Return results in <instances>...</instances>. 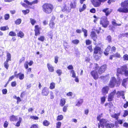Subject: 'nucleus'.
<instances>
[{
  "label": "nucleus",
  "mask_w": 128,
  "mask_h": 128,
  "mask_svg": "<svg viewBox=\"0 0 128 128\" xmlns=\"http://www.w3.org/2000/svg\"><path fill=\"white\" fill-rule=\"evenodd\" d=\"M121 7H120L117 11L120 13L128 12V0H124L122 1L120 4Z\"/></svg>",
  "instance_id": "nucleus-1"
},
{
  "label": "nucleus",
  "mask_w": 128,
  "mask_h": 128,
  "mask_svg": "<svg viewBox=\"0 0 128 128\" xmlns=\"http://www.w3.org/2000/svg\"><path fill=\"white\" fill-rule=\"evenodd\" d=\"M127 66L126 65H124L121 66L120 68H118L116 70V75L118 77L120 74H123L124 72V75L126 77L128 76V70Z\"/></svg>",
  "instance_id": "nucleus-2"
},
{
  "label": "nucleus",
  "mask_w": 128,
  "mask_h": 128,
  "mask_svg": "<svg viewBox=\"0 0 128 128\" xmlns=\"http://www.w3.org/2000/svg\"><path fill=\"white\" fill-rule=\"evenodd\" d=\"M120 80H118L114 76L112 77L108 84V86L111 88H114L115 86L119 87L120 84Z\"/></svg>",
  "instance_id": "nucleus-3"
},
{
  "label": "nucleus",
  "mask_w": 128,
  "mask_h": 128,
  "mask_svg": "<svg viewBox=\"0 0 128 128\" xmlns=\"http://www.w3.org/2000/svg\"><path fill=\"white\" fill-rule=\"evenodd\" d=\"M43 11L46 14L50 13L53 9V6L50 4H45L42 6Z\"/></svg>",
  "instance_id": "nucleus-4"
},
{
  "label": "nucleus",
  "mask_w": 128,
  "mask_h": 128,
  "mask_svg": "<svg viewBox=\"0 0 128 128\" xmlns=\"http://www.w3.org/2000/svg\"><path fill=\"white\" fill-rule=\"evenodd\" d=\"M109 22L108 20V19L106 17L103 16L100 19V24L102 25L104 28H106L109 24Z\"/></svg>",
  "instance_id": "nucleus-5"
},
{
  "label": "nucleus",
  "mask_w": 128,
  "mask_h": 128,
  "mask_svg": "<svg viewBox=\"0 0 128 128\" xmlns=\"http://www.w3.org/2000/svg\"><path fill=\"white\" fill-rule=\"evenodd\" d=\"M107 68V65L106 64H104L100 66L98 70V72L99 74H100L104 72Z\"/></svg>",
  "instance_id": "nucleus-6"
},
{
  "label": "nucleus",
  "mask_w": 128,
  "mask_h": 128,
  "mask_svg": "<svg viewBox=\"0 0 128 128\" xmlns=\"http://www.w3.org/2000/svg\"><path fill=\"white\" fill-rule=\"evenodd\" d=\"M116 93V90H114L109 94L108 96V101H111L113 100L114 95Z\"/></svg>",
  "instance_id": "nucleus-7"
},
{
  "label": "nucleus",
  "mask_w": 128,
  "mask_h": 128,
  "mask_svg": "<svg viewBox=\"0 0 128 128\" xmlns=\"http://www.w3.org/2000/svg\"><path fill=\"white\" fill-rule=\"evenodd\" d=\"M96 28L95 27H94L92 30V31L91 32L90 36L92 37V38L93 40L95 41L96 40Z\"/></svg>",
  "instance_id": "nucleus-8"
},
{
  "label": "nucleus",
  "mask_w": 128,
  "mask_h": 128,
  "mask_svg": "<svg viewBox=\"0 0 128 128\" xmlns=\"http://www.w3.org/2000/svg\"><path fill=\"white\" fill-rule=\"evenodd\" d=\"M48 89L46 87H44L42 90V96H47L49 93Z\"/></svg>",
  "instance_id": "nucleus-9"
},
{
  "label": "nucleus",
  "mask_w": 128,
  "mask_h": 128,
  "mask_svg": "<svg viewBox=\"0 0 128 128\" xmlns=\"http://www.w3.org/2000/svg\"><path fill=\"white\" fill-rule=\"evenodd\" d=\"M116 94L117 98H119L120 96H122V98L123 99H125L124 94V91H118L116 93Z\"/></svg>",
  "instance_id": "nucleus-10"
},
{
  "label": "nucleus",
  "mask_w": 128,
  "mask_h": 128,
  "mask_svg": "<svg viewBox=\"0 0 128 128\" xmlns=\"http://www.w3.org/2000/svg\"><path fill=\"white\" fill-rule=\"evenodd\" d=\"M102 11L105 13L106 16H107L110 14L112 12V10L109 9L108 8H106L103 9Z\"/></svg>",
  "instance_id": "nucleus-11"
},
{
  "label": "nucleus",
  "mask_w": 128,
  "mask_h": 128,
  "mask_svg": "<svg viewBox=\"0 0 128 128\" xmlns=\"http://www.w3.org/2000/svg\"><path fill=\"white\" fill-rule=\"evenodd\" d=\"M71 8L70 6V5L69 4L66 5L62 9V11H66L69 12L70 11Z\"/></svg>",
  "instance_id": "nucleus-12"
},
{
  "label": "nucleus",
  "mask_w": 128,
  "mask_h": 128,
  "mask_svg": "<svg viewBox=\"0 0 128 128\" xmlns=\"http://www.w3.org/2000/svg\"><path fill=\"white\" fill-rule=\"evenodd\" d=\"M108 86H106L103 88L102 90V93L106 94L108 93L109 89Z\"/></svg>",
  "instance_id": "nucleus-13"
},
{
  "label": "nucleus",
  "mask_w": 128,
  "mask_h": 128,
  "mask_svg": "<svg viewBox=\"0 0 128 128\" xmlns=\"http://www.w3.org/2000/svg\"><path fill=\"white\" fill-rule=\"evenodd\" d=\"M107 121L105 119H102L100 120V124L101 126L104 127L106 124Z\"/></svg>",
  "instance_id": "nucleus-14"
},
{
  "label": "nucleus",
  "mask_w": 128,
  "mask_h": 128,
  "mask_svg": "<svg viewBox=\"0 0 128 128\" xmlns=\"http://www.w3.org/2000/svg\"><path fill=\"white\" fill-rule=\"evenodd\" d=\"M120 115V112H119L117 114L115 113L114 114L111 115V117L114 118H115L116 120H118V116Z\"/></svg>",
  "instance_id": "nucleus-15"
},
{
  "label": "nucleus",
  "mask_w": 128,
  "mask_h": 128,
  "mask_svg": "<svg viewBox=\"0 0 128 128\" xmlns=\"http://www.w3.org/2000/svg\"><path fill=\"white\" fill-rule=\"evenodd\" d=\"M111 48V46H110L109 45L108 46L107 48L106 49L105 51L104 52V54L106 56H107L108 54V52L110 50Z\"/></svg>",
  "instance_id": "nucleus-16"
},
{
  "label": "nucleus",
  "mask_w": 128,
  "mask_h": 128,
  "mask_svg": "<svg viewBox=\"0 0 128 128\" xmlns=\"http://www.w3.org/2000/svg\"><path fill=\"white\" fill-rule=\"evenodd\" d=\"M34 31L35 32V35L37 36L40 34V31L39 30V28L38 25H36L35 26Z\"/></svg>",
  "instance_id": "nucleus-17"
},
{
  "label": "nucleus",
  "mask_w": 128,
  "mask_h": 128,
  "mask_svg": "<svg viewBox=\"0 0 128 128\" xmlns=\"http://www.w3.org/2000/svg\"><path fill=\"white\" fill-rule=\"evenodd\" d=\"M38 0H34L33 2H30L27 0H24V2L26 3L28 5H32L33 4H37L38 2Z\"/></svg>",
  "instance_id": "nucleus-18"
},
{
  "label": "nucleus",
  "mask_w": 128,
  "mask_h": 128,
  "mask_svg": "<svg viewBox=\"0 0 128 128\" xmlns=\"http://www.w3.org/2000/svg\"><path fill=\"white\" fill-rule=\"evenodd\" d=\"M102 53V51L100 47L98 46H96V54H98L100 56Z\"/></svg>",
  "instance_id": "nucleus-19"
},
{
  "label": "nucleus",
  "mask_w": 128,
  "mask_h": 128,
  "mask_svg": "<svg viewBox=\"0 0 128 128\" xmlns=\"http://www.w3.org/2000/svg\"><path fill=\"white\" fill-rule=\"evenodd\" d=\"M114 126V124L113 123H106L105 125V127L106 128H113Z\"/></svg>",
  "instance_id": "nucleus-20"
},
{
  "label": "nucleus",
  "mask_w": 128,
  "mask_h": 128,
  "mask_svg": "<svg viewBox=\"0 0 128 128\" xmlns=\"http://www.w3.org/2000/svg\"><path fill=\"white\" fill-rule=\"evenodd\" d=\"M76 0L73 1L72 2L70 5V7L71 8H74L76 7Z\"/></svg>",
  "instance_id": "nucleus-21"
},
{
  "label": "nucleus",
  "mask_w": 128,
  "mask_h": 128,
  "mask_svg": "<svg viewBox=\"0 0 128 128\" xmlns=\"http://www.w3.org/2000/svg\"><path fill=\"white\" fill-rule=\"evenodd\" d=\"M128 79V77L126 78L123 79L122 82V85L123 86L126 87V83L127 82V79Z\"/></svg>",
  "instance_id": "nucleus-22"
},
{
  "label": "nucleus",
  "mask_w": 128,
  "mask_h": 128,
  "mask_svg": "<svg viewBox=\"0 0 128 128\" xmlns=\"http://www.w3.org/2000/svg\"><path fill=\"white\" fill-rule=\"evenodd\" d=\"M47 66L49 71L51 72H53L54 71L53 67L50 64H47Z\"/></svg>",
  "instance_id": "nucleus-23"
},
{
  "label": "nucleus",
  "mask_w": 128,
  "mask_h": 128,
  "mask_svg": "<svg viewBox=\"0 0 128 128\" xmlns=\"http://www.w3.org/2000/svg\"><path fill=\"white\" fill-rule=\"evenodd\" d=\"M107 0H98L96 1V7L99 6L101 4V3L104 2Z\"/></svg>",
  "instance_id": "nucleus-24"
},
{
  "label": "nucleus",
  "mask_w": 128,
  "mask_h": 128,
  "mask_svg": "<svg viewBox=\"0 0 128 128\" xmlns=\"http://www.w3.org/2000/svg\"><path fill=\"white\" fill-rule=\"evenodd\" d=\"M17 35L18 37H20L21 38H22L24 36V34L22 32L20 31L17 33Z\"/></svg>",
  "instance_id": "nucleus-25"
},
{
  "label": "nucleus",
  "mask_w": 128,
  "mask_h": 128,
  "mask_svg": "<svg viewBox=\"0 0 128 128\" xmlns=\"http://www.w3.org/2000/svg\"><path fill=\"white\" fill-rule=\"evenodd\" d=\"M105 106L108 108H110L113 106V104L112 102H110L109 103H106L104 104Z\"/></svg>",
  "instance_id": "nucleus-26"
},
{
  "label": "nucleus",
  "mask_w": 128,
  "mask_h": 128,
  "mask_svg": "<svg viewBox=\"0 0 128 128\" xmlns=\"http://www.w3.org/2000/svg\"><path fill=\"white\" fill-rule=\"evenodd\" d=\"M112 24L114 26H120L121 25V24H117L116 22V20H114L112 22Z\"/></svg>",
  "instance_id": "nucleus-27"
},
{
  "label": "nucleus",
  "mask_w": 128,
  "mask_h": 128,
  "mask_svg": "<svg viewBox=\"0 0 128 128\" xmlns=\"http://www.w3.org/2000/svg\"><path fill=\"white\" fill-rule=\"evenodd\" d=\"M18 78H19L20 79L22 80L24 78V76L23 74H22L21 73H20L18 74Z\"/></svg>",
  "instance_id": "nucleus-28"
},
{
  "label": "nucleus",
  "mask_w": 128,
  "mask_h": 128,
  "mask_svg": "<svg viewBox=\"0 0 128 128\" xmlns=\"http://www.w3.org/2000/svg\"><path fill=\"white\" fill-rule=\"evenodd\" d=\"M6 56V61L9 62V61L11 60V55L10 53L8 52L7 53Z\"/></svg>",
  "instance_id": "nucleus-29"
},
{
  "label": "nucleus",
  "mask_w": 128,
  "mask_h": 128,
  "mask_svg": "<svg viewBox=\"0 0 128 128\" xmlns=\"http://www.w3.org/2000/svg\"><path fill=\"white\" fill-rule=\"evenodd\" d=\"M106 40H107L108 42L110 43L112 42V38L110 35L107 36L106 39Z\"/></svg>",
  "instance_id": "nucleus-30"
},
{
  "label": "nucleus",
  "mask_w": 128,
  "mask_h": 128,
  "mask_svg": "<svg viewBox=\"0 0 128 128\" xmlns=\"http://www.w3.org/2000/svg\"><path fill=\"white\" fill-rule=\"evenodd\" d=\"M66 101L64 98L62 99L60 102V105L61 106H62L65 104Z\"/></svg>",
  "instance_id": "nucleus-31"
},
{
  "label": "nucleus",
  "mask_w": 128,
  "mask_h": 128,
  "mask_svg": "<svg viewBox=\"0 0 128 128\" xmlns=\"http://www.w3.org/2000/svg\"><path fill=\"white\" fill-rule=\"evenodd\" d=\"M83 102V100L82 99H80L78 100L77 103L76 104V105L77 106H79L82 104Z\"/></svg>",
  "instance_id": "nucleus-32"
},
{
  "label": "nucleus",
  "mask_w": 128,
  "mask_h": 128,
  "mask_svg": "<svg viewBox=\"0 0 128 128\" xmlns=\"http://www.w3.org/2000/svg\"><path fill=\"white\" fill-rule=\"evenodd\" d=\"M17 119V117L12 115L10 117V120L11 121H16Z\"/></svg>",
  "instance_id": "nucleus-33"
},
{
  "label": "nucleus",
  "mask_w": 128,
  "mask_h": 128,
  "mask_svg": "<svg viewBox=\"0 0 128 128\" xmlns=\"http://www.w3.org/2000/svg\"><path fill=\"white\" fill-rule=\"evenodd\" d=\"M91 74L92 75L93 77L94 78L95 80L96 79V71L94 70L92 72H91Z\"/></svg>",
  "instance_id": "nucleus-34"
},
{
  "label": "nucleus",
  "mask_w": 128,
  "mask_h": 128,
  "mask_svg": "<svg viewBox=\"0 0 128 128\" xmlns=\"http://www.w3.org/2000/svg\"><path fill=\"white\" fill-rule=\"evenodd\" d=\"M122 120H120L115 121V124L116 125H117L118 124H122Z\"/></svg>",
  "instance_id": "nucleus-35"
},
{
  "label": "nucleus",
  "mask_w": 128,
  "mask_h": 128,
  "mask_svg": "<svg viewBox=\"0 0 128 128\" xmlns=\"http://www.w3.org/2000/svg\"><path fill=\"white\" fill-rule=\"evenodd\" d=\"M54 23L53 20H51L50 23V28H53L54 27Z\"/></svg>",
  "instance_id": "nucleus-36"
},
{
  "label": "nucleus",
  "mask_w": 128,
  "mask_h": 128,
  "mask_svg": "<svg viewBox=\"0 0 128 128\" xmlns=\"http://www.w3.org/2000/svg\"><path fill=\"white\" fill-rule=\"evenodd\" d=\"M82 31L84 32V36L86 37L87 36V30L83 28H82Z\"/></svg>",
  "instance_id": "nucleus-37"
},
{
  "label": "nucleus",
  "mask_w": 128,
  "mask_h": 128,
  "mask_svg": "<svg viewBox=\"0 0 128 128\" xmlns=\"http://www.w3.org/2000/svg\"><path fill=\"white\" fill-rule=\"evenodd\" d=\"M120 36L122 37L128 38V32L125 33H122L120 34Z\"/></svg>",
  "instance_id": "nucleus-38"
},
{
  "label": "nucleus",
  "mask_w": 128,
  "mask_h": 128,
  "mask_svg": "<svg viewBox=\"0 0 128 128\" xmlns=\"http://www.w3.org/2000/svg\"><path fill=\"white\" fill-rule=\"evenodd\" d=\"M106 98L104 96H103L101 98V103L102 104H104L106 101Z\"/></svg>",
  "instance_id": "nucleus-39"
},
{
  "label": "nucleus",
  "mask_w": 128,
  "mask_h": 128,
  "mask_svg": "<svg viewBox=\"0 0 128 128\" xmlns=\"http://www.w3.org/2000/svg\"><path fill=\"white\" fill-rule=\"evenodd\" d=\"M8 62H7L6 61L5 62L4 64V67L6 68L7 70L8 69V68L9 66V65L8 64Z\"/></svg>",
  "instance_id": "nucleus-40"
},
{
  "label": "nucleus",
  "mask_w": 128,
  "mask_h": 128,
  "mask_svg": "<svg viewBox=\"0 0 128 128\" xmlns=\"http://www.w3.org/2000/svg\"><path fill=\"white\" fill-rule=\"evenodd\" d=\"M86 6L85 4H84L83 5L82 7V8H80L79 9V10L80 12H81L83 11L86 8Z\"/></svg>",
  "instance_id": "nucleus-41"
},
{
  "label": "nucleus",
  "mask_w": 128,
  "mask_h": 128,
  "mask_svg": "<svg viewBox=\"0 0 128 128\" xmlns=\"http://www.w3.org/2000/svg\"><path fill=\"white\" fill-rule=\"evenodd\" d=\"M22 118H19V120L16 123V126L18 127L20 126V123L22 121Z\"/></svg>",
  "instance_id": "nucleus-42"
},
{
  "label": "nucleus",
  "mask_w": 128,
  "mask_h": 128,
  "mask_svg": "<svg viewBox=\"0 0 128 128\" xmlns=\"http://www.w3.org/2000/svg\"><path fill=\"white\" fill-rule=\"evenodd\" d=\"M124 61L128 60V55L127 54L124 55L123 57Z\"/></svg>",
  "instance_id": "nucleus-43"
},
{
  "label": "nucleus",
  "mask_w": 128,
  "mask_h": 128,
  "mask_svg": "<svg viewBox=\"0 0 128 128\" xmlns=\"http://www.w3.org/2000/svg\"><path fill=\"white\" fill-rule=\"evenodd\" d=\"M114 57H116V58H119L121 57V56L120 54L118 52H116L114 54Z\"/></svg>",
  "instance_id": "nucleus-44"
},
{
  "label": "nucleus",
  "mask_w": 128,
  "mask_h": 128,
  "mask_svg": "<svg viewBox=\"0 0 128 128\" xmlns=\"http://www.w3.org/2000/svg\"><path fill=\"white\" fill-rule=\"evenodd\" d=\"M55 87V84L54 82L50 84V88L51 89H52L54 88Z\"/></svg>",
  "instance_id": "nucleus-45"
},
{
  "label": "nucleus",
  "mask_w": 128,
  "mask_h": 128,
  "mask_svg": "<svg viewBox=\"0 0 128 128\" xmlns=\"http://www.w3.org/2000/svg\"><path fill=\"white\" fill-rule=\"evenodd\" d=\"M102 30V29L100 27H99L98 28V29L97 30H96V32L98 34H99L100 33H102L103 32L104 30H102V31H101Z\"/></svg>",
  "instance_id": "nucleus-46"
},
{
  "label": "nucleus",
  "mask_w": 128,
  "mask_h": 128,
  "mask_svg": "<svg viewBox=\"0 0 128 128\" xmlns=\"http://www.w3.org/2000/svg\"><path fill=\"white\" fill-rule=\"evenodd\" d=\"M9 35L11 36H14L16 35V34L14 32L12 31L10 32L9 33Z\"/></svg>",
  "instance_id": "nucleus-47"
},
{
  "label": "nucleus",
  "mask_w": 128,
  "mask_h": 128,
  "mask_svg": "<svg viewBox=\"0 0 128 128\" xmlns=\"http://www.w3.org/2000/svg\"><path fill=\"white\" fill-rule=\"evenodd\" d=\"M8 26H2L0 27V29L2 30H8Z\"/></svg>",
  "instance_id": "nucleus-48"
},
{
  "label": "nucleus",
  "mask_w": 128,
  "mask_h": 128,
  "mask_svg": "<svg viewBox=\"0 0 128 128\" xmlns=\"http://www.w3.org/2000/svg\"><path fill=\"white\" fill-rule=\"evenodd\" d=\"M22 20L20 19H18L15 21V23L17 24H19L21 23Z\"/></svg>",
  "instance_id": "nucleus-49"
},
{
  "label": "nucleus",
  "mask_w": 128,
  "mask_h": 128,
  "mask_svg": "<svg viewBox=\"0 0 128 128\" xmlns=\"http://www.w3.org/2000/svg\"><path fill=\"white\" fill-rule=\"evenodd\" d=\"M49 122L47 120H44L43 122V125L46 126H48L49 124Z\"/></svg>",
  "instance_id": "nucleus-50"
},
{
  "label": "nucleus",
  "mask_w": 128,
  "mask_h": 128,
  "mask_svg": "<svg viewBox=\"0 0 128 128\" xmlns=\"http://www.w3.org/2000/svg\"><path fill=\"white\" fill-rule=\"evenodd\" d=\"M62 115H60L58 116L56 120L57 121H59L62 120Z\"/></svg>",
  "instance_id": "nucleus-51"
},
{
  "label": "nucleus",
  "mask_w": 128,
  "mask_h": 128,
  "mask_svg": "<svg viewBox=\"0 0 128 128\" xmlns=\"http://www.w3.org/2000/svg\"><path fill=\"white\" fill-rule=\"evenodd\" d=\"M80 41L79 40H73L72 42L73 43L77 44Z\"/></svg>",
  "instance_id": "nucleus-52"
},
{
  "label": "nucleus",
  "mask_w": 128,
  "mask_h": 128,
  "mask_svg": "<svg viewBox=\"0 0 128 128\" xmlns=\"http://www.w3.org/2000/svg\"><path fill=\"white\" fill-rule=\"evenodd\" d=\"M71 73L72 74V77L74 78H76V74L75 73V72L74 70H72L71 71Z\"/></svg>",
  "instance_id": "nucleus-53"
},
{
  "label": "nucleus",
  "mask_w": 128,
  "mask_h": 128,
  "mask_svg": "<svg viewBox=\"0 0 128 128\" xmlns=\"http://www.w3.org/2000/svg\"><path fill=\"white\" fill-rule=\"evenodd\" d=\"M30 22L31 24L33 25H34L36 22V21L35 20L32 18L30 19Z\"/></svg>",
  "instance_id": "nucleus-54"
},
{
  "label": "nucleus",
  "mask_w": 128,
  "mask_h": 128,
  "mask_svg": "<svg viewBox=\"0 0 128 128\" xmlns=\"http://www.w3.org/2000/svg\"><path fill=\"white\" fill-rule=\"evenodd\" d=\"M128 114V111L127 110H125L124 111V114L123 115V116L125 117L127 116Z\"/></svg>",
  "instance_id": "nucleus-55"
},
{
  "label": "nucleus",
  "mask_w": 128,
  "mask_h": 128,
  "mask_svg": "<svg viewBox=\"0 0 128 128\" xmlns=\"http://www.w3.org/2000/svg\"><path fill=\"white\" fill-rule=\"evenodd\" d=\"M4 17L5 20H7L10 18V15L8 14H6L4 15Z\"/></svg>",
  "instance_id": "nucleus-56"
},
{
  "label": "nucleus",
  "mask_w": 128,
  "mask_h": 128,
  "mask_svg": "<svg viewBox=\"0 0 128 128\" xmlns=\"http://www.w3.org/2000/svg\"><path fill=\"white\" fill-rule=\"evenodd\" d=\"M29 10L28 9H27L26 10H22V12L24 14H26L28 13L29 12Z\"/></svg>",
  "instance_id": "nucleus-57"
},
{
  "label": "nucleus",
  "mask_w": 128,
  "mask_h": 128,
  "mask_svg": "<svg viewBox=\"0 0 128 128\" xmlns=\"http://www.w3.org/2000/svg\"><path fill=\"white\" fill-rule=\"evenodd\" d=\"M61 126V122H57L56 124V128H60Z\"/></svg>",
  "instance_id": "nucleus-58"
},
{
  "label": "nucleus",
  "mask_w": 128,
  "mask_h": 128,
  "mask_svg": "<svg viewBox=\"0 0 128 128\" xmlns=\"http://www.w3.org/2000/svg\"><path fill=\"white\" fill-rule=\"evenodd\" d=\"M56 72L58 76H60L62 74V72L61 70L58 69L56 70Z\"/></svg>",
  "instance_id": "nucleus-59"
},
{
  "label": "nucleus",
  "mask_w": 128,
  "mask_h": 128,
  "mask_svg": "<svg viewBox=\"0 0 128 128\" xmlns=\"http://www.w3.org/2000/svg\"><path fill=\"white\" fill-rule=\"evenodd\" d=\"M116 1V0H108L107 1V3L109 5H110V4L111 3L114 2Z\"/></svg>",
  "instance_id": "nucleus-60"
},
{
  "label": "nucleus",
  "mask_w": 128,
  "mask_h": 128,
  "mask_svg": "<svg viewBox=\"0 0 128 128\" xmlns=\"http://www.w3.org/2000/svg\"><path fill=\"white\" fill-rule=\"evenodd\" d=\"M102 113L100 114H99L98 115L97 117V120H101V118H102Z\"/></svg>",
  "instance_id": "nucleus-61"
},
{
  "label": "nucleus",
  "mask_w": 128,
  "mask_h": 128,
  "mask_svg": "<svg viewBox=\"0 0 128 128\" xmlns=\"http://www.w3.org/2000/svg\"><path fill=\"white\" fill-rule=\"evenodd\" d=\"M58 56H56L54 57V62L56 64H57L58 61Z\"/></svg>",
  "instance_id": "nucleus-62"
},
{
  "label": "nucleus",
  "mask_w": 128,
  "mask_h": 128,
  "mask_svg": "<svg viewBox=\"0 0 128 128\" xmlns=\"http://www.w3.org/2000/svg\"><path fill=\"white\" fill-rule=\"evenodd\" d=\"M44 36H41L40 38H38L39 40L41 41L42 42L44 41Z\"/></svg>",
  "instance_id": "nucleus-63"
},
{
  "label": "nucleus",
  "mask_w": 128,
  "mask_h": 128,
  "mask_svg": "<svg viewBox=\"0 0 128 128\" xmlns=\"http://www.w3.org/2000/svg\"><path fill=\"white\" fill-rule=\"evenodd\" d=\"M38 124H34L30 128H38Z\"/></svg>",
  "instance_id": "nucleus-64"
}]
</instances>
